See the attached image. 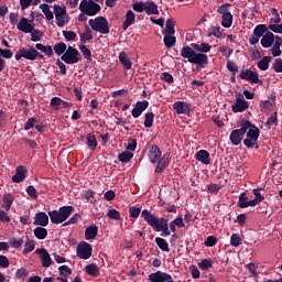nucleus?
Here are the masks:
<instances>
[{
  "label": "nucleus",
  "mask_w": 282,
  "mask_h": 282,
  "mask_svg": "<svg viewBox=\"0 0 282 282\" xmlns=\"http://www.w3.org/2000/svg\"><path fill=\"white\" fill-rule=\"evenodd\" d=\"M213 50V46L206 42L200 44L192 43L191 46H183L181 50L182 58H186L192 65H196L197 72L206 69L208 67V52Z\"/></svg>",
  "instance_id": "1"
},
{
  "label": "nucleus",
  "mask_w": 282,
  "mask_h": 282,
  "mask_svg": "<svg viewBox=\"0 0 282 282\" xmlns=\"http://www.w3.org/2000/svg\"><path fill=\"white\" fill-rule=\"evenodd\" d=\"M141 217L147 221L148 226L154 230V232H162V237H170L171 229H169V219L158 218L155 215L151 214L149 209H143L141 212Z\"/></svg>",
  "instance_id": "2"
},
{
  "label": "nucleus",
  "mask_w": 282,
  "mask_h": 282,
  "mask_svg": "<svg viewBox=\"0 0 282 282\" xmlns=\"http://www.w3.org/2000/svg\"><path fill=\"white\" fill-rule=\"evenodd\" d=\"M75 208L72 205L68 206H62L58 210L54 209L47 213L51 223L58 226V224H63L64 221H67L69 217H72V214L74 213Z\"/></svg>",
  "instance_id": "3"
},
{
  "label": "nucleus",
  "mask_w": 282,
  "mask_h": 282,
  "mask_svg": "<svg viewBox=\"0 0 282 282\" xmlns=\"http://www.w3.org/2000/svg\"><path fill=\"white\" fill-rule=\"evenodd\" d=\"M249 127H252L250 124V121L245 120L241 122L240 129H236V130L231 131V133L229 135V140H230L231 144H234V147H239V144H241L243 138L246 137V133H248Z\"/></svg>",
  "instance_id": "4"
},
{
  "label": "nucleus",
  "mask_w": 282,
  "mask_h": 282,
  "mask_svg": "<svg viewBox=\"0 0 282 282\" xmlns=\"http://www.w3.org/2000/svg\"><path fill=\"white\" fill-rule=\"evenodd\" d=\"M21 58H25L26 61H36V58H45L43 54L39 53V51L31 46L30 48H20L15 53V61H21Z\"/></svg>",
  "instance_id": "5"
},
{
  "label": "nucleus",
  "mask_w": 282,
  "mask_h": 282,
  "mask_svg": "<svg viewBox=\"0 0 282 282\" xmlns=\"http://www.w3.org/2000/svg\"><path fill=\"white\" fill-rule=\"evenodd\" d=\"M88 25L94 30V32H99L100 34H109V21L105 17H97L95 20L90 19Z\"/></svg>",
  "instance_id": "6"
},
{
  "label": "nucleus",
  "mask_w": 282,
  "mask_h": 282,
  "mask_svg": "<svg viewBox=\"0 0 282 282\" xmlns=\"http://www.w3.org/2000/svg\"><path fill=\"white\" fill-rule=\"evenodd\" d=\"M79 10L86 14V17H96V13L100 12V4L96 3L94 0H82Z\"/></svg>",
  "instance_id": "7"
},
{
  "label": "nucleus",
  "mask_w": 282,
  "mask_h": 282,
  "mask_svg": "<svg viewBox=\"0 0 282 282\" xmlns=\"http://www.w3.org/2000/svg\"><path fill=\"white\" fill-rule=\"evenodd\" d=\"M230 3H224L218 7V14L221 15V25L223 28H232V13H230Z\"/></svg>",
  "instance_id": "8"
},
{
  "label": "nucleus",
  "mask_w": 282,
  "mask_h": 282,
  "mask_svg": "<svg viewBox=\"0 0 282 282\" xmlns=\"http://www.w3.org/2000/svg\"><path fill=\"white\" fill-rule=\"evenodd\" d=\"M80 52L74 46H68L66 52L61 56V61L66 63V65H75V63L80 62Z\"/></svg>",
  "instance_id": "9"
},
{
  "label": "nucleus",
  "mask_w": 282,
  "mask_h": 282,
  "mask_svg": "<svg viewBox=\"0 0 282 282\" xmlns=\"http://www.w3.org/2000/svg\"><path fill=\"white\" fill-rule=\"evenodd\" d=\"M94 249L89 245V242L82 241L76 247V253L79 259L87 260L91 257V252Z\"/></svg>",
  "instance_id": "10"
},
{
  "label": "nucleus",
  "mask_w": 282,
  "mask_h": 282,
  "mask_svg": "<svg viewBox=\"0 0 282 282\" xmlns=\"http://www.w3.org/2000/svg\"><path fill=\"white\" fill-rule=\"evenodd\" d=\"M248 107H250V102L243 99V95H238L235 105L231 106V111H234V113H243Z\"/></svg>",
  "instance_id": "11"
},
{
  "label": "nucleus",
  "mask_w": 282,
  "mask_h": 282,
  "mask_svg": "<svg viewBox=\"0 0 282 282\" xmlns=\"http://www.w3.org/2000/svg\"><path fill=\"white\" fill-rule=\"evenodd\" d=\"M240 78L241 80H248V83H261V79L259 78V73L253 72L251 69L240 70Z\"/></svg>",
  "instance_id": "12"
},
{
  "label": "nucleus",
  "mask_w": 282,
  "mask_h": 282,
  "mask_svg": "<svg viewBox=\"0 0 282 282\" xmlns=\"http://www.w3.org/2000/svg\"><path fill=\"white\" fill-rule=\"evenodd\" d=\"M25 177H28V167L19 165L15 169V174L12 176V182L14 184H21V182H25Z\"/></svg>",
  "instance_id": "13"
},
{
  "label": "nucleus",
  "mask_w": 282,
  "mask_h": 282,
  "mask_svg": "<svg viewBox=\"0 0 282 282\" xmlns=\"http://www.w3.org/2000/svg\"><path fill=\"white\" fill-rule=\"evenodd\" d=\"M50 224V215L45 212H39L34 216L33 226H40L42 228H45V226H48Z\"/></svg>",
  "instance_id": "14"
},
{
  "label": "nucleus",
  "mask_w": 282,
  "mask_h": 282,
  "mask_svg": "<svg viewBox=\"0 0 282 282\" xmlns=\"http://www.w3.org/2000/svg\"><path fill=\"white\" fill-rule=\"evenodd\" d=\"M173 109L178 116H188V113H191V104L185 101H176L173 105Z\"/></svg>",
  "instance_id": "15"
},
{
  "label": "nucleus",
  "mask_w": 282,
  "mask_h": 282,
  "mask_svg": "<svg viewBox=\"0 0 282 282\" xmlns=\"http://www.w3.org/2000/svg\"><path fill=\"white\" fill-rule=\"evenodd\" d=\"M149 109V102L147 100L138 101L134 105V108L131 111V115L133 118H140L141 113L143 111H147Z\"/></svg>",
  "instance_id": "16"
},
{
  "label": "nucleus",
  "mask_w": 282,
  "mask_h": 282,
  "mask_svg": "<svg viewBox=\"0 0 282 282\" xmlns=\"http://www.w3.org/2000/svg\"><path fill=\"white\" fill-rule=\"evenodd\" d=\"M148 158L152 164H158V161L162 158V150H160V147L152 145L149 150Z\"/></svg>",
  "instance_id": "17"
},
{
  "label": "nucleus",
  "mask_w": 282,
  "mask_h": 282,
  "mask_svg": "<svg viewBox=\"0 0 282 282\" xmlns=\"http://www.w3.org/2000/svg\"><path fill=\"white\" fill-rule=\"evenodd\" d=\"M36 252L40 254L42 267L50 268L52 265V257H50L47 249H37Z\"/></svg>",
  "instance_id": "18"
},
{
  "label": "nucleus",
  "mask_w": 282,
  "mask_h": 282,
  "mask_svg": "<svg viewBox=\"0 0 282 282\" xmlns=\"http://www.w3.org/2000/svg\"><path fill=\"white\" fill-rule=\"evenodd\" d=\"M17 29L20 30V32H24V34H30V32L34 30V26L26 18H22L18 23Z\"/></svg>",
  "instance_id": "19"
},
{
  "label": "nucleus",
  "mask_w": 282,
  "mask_h": 282,
  "mask_svg": "<svg viewBox=\"0 0 282 282\" xmlns=\"http://www.w3.org/2000/svg\"><path fill=\"white\" fill-rule=\"evenodd\" d=\"M249 206H254L252 199L248 197V194L241 193L238 197L237 207L238 208H249Z\"/></svg>",
  "instance_id": "20"
},
{
  "label": "nucleus",
  "mask_w": 282,
  "mask_h": 282,
  "mask_svg": "<svg viewBox=\"0 0 282 282\" xmlns=\"http://www.w3.org/2000/svg\"><path fill=\"white\" fill-rule=\"evenodd\" d=\"M195 160H197V162H202V164L208 165L210 164V153L206 150H199L195 154Z\"/></svg>",
  "instance_id": "21"
},
{
  "label": "nucleus",
  "mask_w": 282,
  "mask_h": 282,
  "mask_svg": "<svg viewBox=\"0 0 282 282\" xmlns=\"http://www.w3.org/2000/svg\"><path fill=\"white\" fill-rule=\"evenodd\" d=\"M262 47H272L274 45V33L268 31L260 40Z\"/></svg>",
  "instance_id": "22"
},
{
  "label": "nucleus",
  "mask_w": 282,
  "mask_h": 282,
  "mask_svg": "<svg viewBox=\"0 0 282 282\" xmlns=\"http://www.w3.org/2000/svg\"><path fill=\"white\" fill-rule=\"evenodd\" d=\"M260 133L261 131L259 130V128L250 121V127L247 130V138L253 140V142H257V140H259Z\"/></svg>",
  "instance_id": "23"
},
{
  "label": "nucleus",
  "mask_w": 282,
  "mask_h": 282,
  "mask_svg": "<svg viewBox=\"0 0 282 282\" xmlns=\"http://www.w3.org/2000/svg\"><path fill=\"white\" fill-rule=\"evenodd\" d=\"M12 204H14V195L3 194L1 208H3L8 213V210L12 208Z\"/></svg>",
  "instance_id": "24"
},
{
  "label": "nucleus",
  "mask_w": 282,
  "mask_h": 282,
  "mask_svg": "<svg viewBox=\"0 0 282 282\" xmlns=\"http://www.w3.org/2000/svg\"><path fill=\"white\" fill-rule=\"evenodd\" d=\"M96 237H98V226L90 225L85 230V239L91 241V239H95Z\"/></svg>",
  "instance_id": "25"
},
{
  "label": "nucleus",
  "mask_w": 282,
  "mask_h": 282,
  "mask_svg": "<svg viewBox=\"0 0 282 282\" xmlns=\"http://www.w3.org/2000/svg\"><path fill=\"white\" fill-rule=\"evenodd\" d=\"M133 23H135V13H133L132 10H129L126 13V21L122 24V30H129Z\"/></svg>",
  "instance_id": "26"
},
{
  "label": "nucleus",
  "mask_w": 282,
  "mask_h": 282,
  "mask_svg": "<svg viewBox=\"0 0 282 282\" xmlns=\"http://www.w3.org/2000/svg\"><path fill=\"white\" fill-rule=\"evenodd\" d=\"M144 12L151 17V14H160L158 10V4L153 1L144 2Z\"/></svg>",
  "instance_id": "27"
},
{
  "label": "nucleus",
  "mask_w": 282,
  "mask_h": 282,
  "mask_svg": "<svg viewBox=\"0 0 282 282\" xmlns=\"http://www.w3.org/2000/svg\"><path fill=\"white\" fill-rule=\"evenodd\" d=\"M119 61L124 69H131V67H133V63H131V59H129L126 52L119 53Z\"/></svg>",
  "instance_id": "28"
},
{
  "label": "nucleus",
  "mask_w": 282,
  "mask_h": 282,
  "mask_svg": "<svg viewBox=\"0 0 282 282\" xmlns=\"http://www.w3.org/2000/svg\"><path fill=\"white\" fill-rule=\"evenodd\" d=\"M163 34L173 35L175 34V21L173 19H167L165 22V29Z\"/></svg>",
  "instance_id": "29"
},
{
  "label": "nucleus",
  "mask_w": 282,
  "mask_h": 282,
  "mask_svg": "<svg viewBox=\"0 0 282 282\" xmlns=\"http://www.w3.org/2000/svg\"><path fill=\"white\" fill-rule=\"evenodd\" d=\"M119 162H122V164H129L131 160H133V152L123 151L118 154Z\"/></svg>",
  "instance_id": "30"
},
{
  "label": "nucleus",
  "mask_w": 282,
  "mask_h": 282,
  "mask_svg": "<svg viewBox=\"0 0 282 282\" xmlns=\"http://www.w3.org/2000/svg\"><path fill=\"white\" fill-rule=\"evenodd\" d=\"M270 63H272V56H264L258 62V67L262 72H267L270 67Z\"/></svg>",
  "instance_id": "31"
},
{
  "label": "nucleus",
  "mask_w": 282,
  "mask_h": 282,
  "mask_svg": "<svg viewBox=\"0 0 282 282\" xmlns=\"http://www.w3.org/2000/svg\"><path fill=\"white\" fill-rule=\"evenodd\" d=\"M34 237L39 239L40 241H43V239H47V230L45 227H36L33 230Z\"/></svg>",
  "instance_id": "32"
},
{
  "label": "nucleus",
  "mask_w": 282,
  "mask_h": 282,
  "mask_svg": "<svg viewBox=\"0 0 282 282\" xmlns=\"http://www.w3.org/2000/svg\"><path fill=\"white\" fill-rule=\"evenodd\" d=\"M155 243L162 252H171V249L169 248V242L164 238L156 237L155 238Z\"/></svg>",
  "instance_id": "33"
},
{
  "label": "nucleus",
  "mask_w": 282,
  "mask_h": 282,
  "mask_svg": "<svg viewBox=\"0 0 282 282\" xmlns=\"http://www.w3.org/2000/svg\"><path fill=\"white\" fill-rule=\"evenodd\" d=\"M53 50L57 56H63L67 52V44L65 42H58L53 46Z\"/></svg>",
  "instance_id": "34"
},
{
  "label": "nucleus",
  "mask_w": 282,
  "mask_h": 282,
  "mask_svg": "<svg viewBox=\"0 0 282 282\" xmlns=\"http://www.w3.org/2000/svg\"><path fill=\"white\" fill-rule=\"evenodd\" d=\"M35 50H39L43 54H46V56H54V50L50 45L45 46L41 43H37L35 44Z\"/></svg>",
  "instance_id": "35"
},
{
  "label": "nucleus",
  "mask_w": 282,
  "mask_h": 282,
  "mask_svg": "<svg viewBox=\"0 0 282 282\" xmlns=\"http://www.w3.org/2000/svg\"><path fill=\"white\" fill-rule=\"evenodd\" d=\"M87 140V147L90 149V151H95L96 147H98V141L96 140V134L88 133L86 135Z\"/></svg>",
  "instance_id": "36"
},
{
  "label": "nucleus",
  "mask_w": 282,
  "mask_h": 282,
  "mask_svg": "<svg viewBox=\"0 0 282 282\" xmlns=\"http://www.w3.org/2000/svg\"><path fill=\"white\" fill-rule=\"evenodd\" d=\"M268 26L265 24H258L256 25V28L253 29V34L258 37L261 39V36H265L267 32H268Z\"/></svg>",
  "instance_id": "37"
},
{
  "label": "nucleus",
  "mask_w": 282,
  "mask_h": 282,
  "mask_svg": "<svg viewBox=\"0 0 282 282\" xmlns=\"http://www.w3.org/2000/svg\"><path fill=\"white\" fill-rule=\"evenodd\" d=\"M40 10H42L43 14L46 17L48 21H52L54 19V13L52 12V10H50V4H40Z\"/></svg>",
  "instance_id": "38"
},
{
  "label": "nucleus",
  "mask_w": 282,
  "mask_h": 282,
  "mask_svg": "<svg viewBox=\"0 0 282 282\" xmlns=\"http://www.w3.org/2000/svg\"><path fill=\"white\" fill-rule=\"evenodd\" d=\"M163 42H164L165 47L171 50V47H173L175 45V43H177V37H175L174 35L165 34L163 37Z\"/></svg>",
  "instance_id": "39"
},
{
  "label": "nucleus",
  "mask_w": 282,
  "mask_h": 282,
  "mask_svg": "<svg viewBox=\"0 0 282 282\" xmlns=\"http://www.w3.org/2000/svg\"><path fill=\"white\" fill-rule=\"evenodd\" d=\"M253 195H254V199H251L252 202L251 204H253V206H258V204H261V202L265 199V197L261 195V188L253 189Z\"/></svg>",
  "instance_id": "40"
},
{
  "label": "nucleus",
  "mask_w": 282,
  "mask_h": 282,
  "mask_svg": "<svg viewBox=\"0 0 282 282\" xmlns=\"http://www.w3.org/2000/svg\"><path fill=\"white\" fill-rule=\"evenodd\" d=\"M82 43H87V41H91L94 39L91 29L88 26L85 29V32L79 34Z\"/></svg>",
  "instance_id": "41"
},
{
  "label": "nucleus",
  "mask_w": 282,
  "mask_h": 282,
  "mask_svg": "<svg viewBox=\"0 0 282 282\" xmlns=\"http://www.w3.org/2000/svg\"><path fill=\"white\" fill-rule=\"evenodd\" d=\"M85 270L90 276H98V274L100 272V270L98 269V265H96V263L86 265Z\"/></svg>",
  "instance_id": "42"
},
{
  "label": "nucleus",
  "mask_w": 282,
  "mask_h": 282,
  "mask_svg": "<svg viewBox=\"0 0 282 282\" xmlns=\"http://www.w3.org/2000/svg\"><path fill=\"white\" fill-rule=\"evenodd\" d=\"M155 120V113L147 112L144 119V127L145 129H151L153 127V121Z\"/></svg>",
  "instance_id": "43"
},
{
  "label": "nucleus",
  "mask_w": 282,
  "mask_h": 282,
  "mask_svg": "<svg viewBox=\"0 0 282 282\" xmlns=\"http://www.w3.org/2000/svg\"><path fill=\"white\" fill-rule=\"evenodd\" d=\"M278 113L273 112L267 120V122L264 123V127H267L268 129H272V124H279V119H278Z\"/></svg>",
  "instance_id": "44"
},
{
  "label": "nucleus",
  "mask_w": 282,
  "mask_h": 282,
  "mask_svg": "<svg viewBox=\"0 0 282 282\" xmlns=\"http://www.w3.org/2000/svg\"><path fill=\"white\" fill-rule=\"evenodd\" d=\"M272 107H274V104H272V101L270 100H261L260 101V109L263 113H268V111H270L272 109Z\"/></svg>",
  "instance_id": "45"
},
{
  "label": "nucleus",
  "mask_w": 282,
  "mask_h": 282,
  "mask_svg": "<svg viewBox=\"0 0 282 282\" xmlns=\"http://www.w3.org/2000/svg\"><path fill=\"white\" fill-rule=\"evenodd\" d=\"M56 19V25L57 28H65V25H67V23H69V15H61Z\"/></svg>",
  "instance_id": "46"
},
{
  "label": "nucleus",
  "mask_w": 282,
  "mask_h": 282,
  "mask_svg": "<svg viewBox=\"0 0 282 282\" xmlns=\"http://www.w3.org/2000/svg\"><path fill=\"white\" fill-rule=\"evenodd\" d=\"M55 18L65 17L67 14V9L65 7H61L59 4H55L54 7Z\"/></svg>",
  "instance_id": "47"
},
{
  "label": "nucleus",
  "mask_w": 282,
  "mask_h": 282,
  "mask_svg": "<svg viewBox=\"0 0 282 282\" xmlns=\"http://www.w3.org/2000/svg\"><path fill=\"white\" fill-rule=\"evenodd\" d=\"M79 51L86 61H91V50H89L85 44L79 45Z\"/></svg>",
  "instance_id": "48"
},
{
  "label": "nucleus",
  "mask_w": 282,
  "mask_h": 282,
  "mask_svg": "<svg viewBox=\"0 0 282 282\" xmlns=\"http://www.w3.org/2000/svg\"><path fill=\"white\" fill-rule=\"evenodd\" d=\"M36 248V243L33 240H28L24 245L23 254H30Z\"/></svg>",
  "instance_id": "49"
},
{
  "label": "nucleus",
  "mask_w": 282,
  "mask_h": 282,
  "mask_svg": "<svg viewBox=\"0 0 282 282\" xmlns=\"http://www.w3.org/2000/svg\"><path fill=\"white\" fill-rule=\"evenodd\" d=\"M199 270H209V268H213V260L212 259H203L198 263Z\"/></svg>",
  "instance_id": "50"
},
{
  "label": "nucleus",
  "mask_w": 282,
  "mask_h": 282,
  "mask_svg": "<svg viewBox=\"0 0 282 282\" xmlns=\"http://www.w3.org/2000/svg\"><path fill=\"white\" fill-rule=\"evenodd\" d=\"M31 34V41H33V43H39V41H41L43 33H41V30H36L33 29L32 32H30Z\"/></svg>",
  "instance_id": "51"
},
{
  "label": "nucleus",
  "mask_w": 282,
  "mask_h": 282,
  "mask_svg": "<svg viewBox=\"0 0 282 282\" xmlns=\"http://www.w3.org/2000/svg\"><path fill=\"white\" fill-rule=\"evenodd\" d=\"M138 149V140L134 138H130L128 141V145L126 147V151H129L130 153L132 151H135Z\"/></svg>",
  "instance_id": "52"
},
{
  "label": "nucleus",
  "mask_w": 282,
  "mask_h": 282,
  "mask_svg": "<svg viewBox=\"0 0 282 282\" xmlns=\"http://www.w3.org/2000/svg\"><path fill=\"white\" fill-rule=\"evenodd\" d=\"M140 213H142V209L140 207H129V215L130 217H132V219H138V217H140Z\"/></svg>",
  "instance_id": "53"
},
{
  "label": "nucleus",
  "mask_w": 282,
  "mask_h": 282,
  "mask_svg": "<svg viewBox=\"0 0 282 282\" xmlns=\"http://www.w3.org/2000/svg\"><path fill=\"white\" fill-rule=\"evenodd\" d=\"M230 245L234 248H239V246H241V237H239L237 234H232L230 237Z\"/></svg>",
  "instance_id": "54"
},
{
  "label": "nucleus",
  "mask_w": 282,
  "mask_h": 282,
  "mask_svg": "<svg viewBox=\"0 0 282 282\" xmlns=\"http://www.w3.org/2000/svg\"><path fill=\"white\" fill-rule=\"evenodd\" d=\"M61 102H62V99L59 97H53L51 99V108L54 109L55 111H58V109H61Z\"/></svg>",
  "instance_id": "55"
},
{
  "label": "nucleus",
  "mask_w": 282,
  "mask_h": 282,
  "mask_svg": "<svg viewBox=\"0 0 282 282\" xmlns=\"http://www.w3.org/2000/svg\"><path fill=\"white\" fill-rule=\"evenodd\" d=\"M204 246H206V248H213L214 246H217V237L208 236L204 242Z\"/></svg>",
  "instance_id": "56"
},
{
  "label": "nucleus",
  "mask_w": 282,
  "mask_h": 282,
  "mask_svg": "<svg viewBox=\"0 0 282 282\" xmlns=\"http://www.w3.org/2000/svg\"><path fill=\"white\" fill-rule=\"evenodd\" d=\"M170 158H171V154L169 153H165L163 154V156H161L156 163L161 164L162 166H169L170 164Z\"/></svg>",
  "instance_id": "57"
},
{
  "label": "nucleus",
  "mask_w": 282,
  "mask_h": 282,
  "mask_svg": "<svg viewBox=\"0 0 282 282\" xmlns=\"http://www.w3.org/2000/svg\"><path fill=\"white\" fill-rule=\"evenodd\" d=\"M107 217H109V219H116V221H120L121 219L120 212L116 209H110L107 214Z\"/></svg>",
  "instance_id": "58"
},
{
  "label": "nucleus",
  "mask_w": 282,
  "mask_h": 282,
  "mask_svg": "<svg viewBox=\"0 0 282 282\" xmlns=\"http://www.w3.org/2000/svg\"><path fill=\"white\" fill-rule=\"evenodd\" d=\"M78 219H80V214H75L73 217H70L66 223L63 224L64 227L72 226L74 224H78Z\"/></svg>",
  "instance_id": "59"
},
{
  "label": "nucleus",
  "mask_w": 282,
  "mask_h": 282,
  "mask_svg": "<svg viewBox=\"0 0 282 282\" xmlns=\"http://www.w3.org/2000/svg\"><path fill=\"white\" fill-rule=\"evenodd\" d=\"M271 69H273L274 72H276V74H281L282 73V59L281 58H276L274 61L273 66L271 67Z\"/></svg>",
  "instance_id": "60"
},
{
  "label": "nucleus",
  "mask_w": 282,
  "mask_h": 282,
  "mask_svg": "<svg viewBox=\"0 0 282 282\" xmlns=\"http://www.w3.org/2000/svg\"><path fill=\"white\" fill-rule=\"evenodd\" d=\"M62 34L66 41H74L77 36L74 31H62Z\"/></svg>",
  "instance_id": "61"
},
{
  "label": "nucleus",
  "mask_w": 282,
  "mask_h": 282,
  "mask_svg": "<svg viewBox=\"0 0 282 282\" xmlns=\"http://www.w3.org/2000/svg\"><path fill=\"white\" fill-rule=\"evenodd\" d=\"M161 80H164L165 83H169V85L173 84V75H171L169 72H164L161 74Z\"/></svg>",
  "instance_id": "62"
},
{
  "label": "nucleus",
  "mask_w": 282,
  "mask_h": 282,
  "mask_svg": "<svg viewBox=\"0 0 282 282\" xmlns=\"http://www.w3.org/2000/svg\"><path fill=\"white\" fill-rule=\"evenodd\" d=\"M132 10H134V12H144V2L143 1L134 2L132 4Z\"/></svg>",
  "instance_id": "63"
},
{
  "label": "nucleus",
  "mask_w": 282,
  "mask_h": 282,
  "mask_svg": "<svg viewBox=\"0 0 282 282\" xmlns=\"http://www.w3.org/2000/svg\"><path fill=\"white\" fill-rule=\"evenodd\" d=\"M268 29L275 34H282V24H270Z\"/></svg>",
  "instance_id": "64"
}]
</instances>
